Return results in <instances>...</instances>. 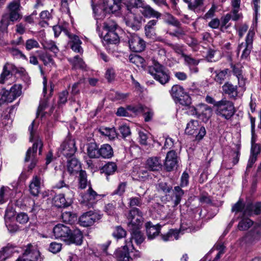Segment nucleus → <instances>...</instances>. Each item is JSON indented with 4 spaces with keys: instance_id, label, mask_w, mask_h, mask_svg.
Listing matches in <instances>:
<instances>
[{
    "instance_id": "nucleus-1",
    "label": "nucleus",
    "mask_w": 261,
    "mask_h": 261,
    "mask_svg": "<svg viewBox=\"0 0 261 261\" xmlns=\"http://www.w3.org/2000/svg\"><path fill=\"white\" fill-rule=\"evenodd\" d=\"M123 0H92L94 16L97 20V29H99L98 20L103 19L107 13H114L123 9L121 7Z\"/></svg>"
},
{
    "instance_id": "nucleus-2",
    "label": "nucleus",
    "mask_w": 261,
    "mask_h": 261,
    "mask_svg": "<svg viewBox=\"0 0 261 261\" xmlns=\"http://www.w3.org/2000/svg\"><path fill=\"white\" fill-rule=\"evenodd\" d=\"M53 233L56 238H61L68 244L80 245L83 242V234L79 229H75L71 232L68 227L62 224H58L54 227Z\"/></svg>"
},
{
    "instance_id": "nucleus-3",
    "label": "nucleus",
    "mask_w": 261,
    "mask_h": 261,
    "mask_svg": "<svg viewBox=\"0 0 261 261\" xmlns=\"http://www.w3.org/2000/svg\"><path fill=\"white\" fill-rule=\"evenodd\" d=\"M234 112L233 103L225 98L216 103V114L225 119H229L234 115Z\"/></svg>"
},
{
    "instance_id": "nucleus-4",
    "label": "nucleus",
    "mask_w": 261,
    "mask_h": 261,
    "mask_svg": "<svg viewBox=\"0 0 261 261\" xmlns=\"http://www.w3.org/2000/svg\"><path fill=\"white\" fill-rule=\"evenodd\" d=\"M170 94L174 101L182 106H189L191 103V99L182 87L174 85L170 91Z\"/></svg>"
},
{
    "instance_id": "nucleus-5",
    "label": "nucleus",
    "mask_w": 261,
    "mask_h": 261,
    "mask_svg": "<svg viewBox=\"0 0 261 261\" xmlns=\"http://www.w3.org/2000/svg\"><path fill=\"white\" fill-rule=\"evenodd\" d=\"M148 73L162 84H165L169 81L168 74L165 71L164 67L159 63L154 62L153 66H149Z\"/></svg>"
},
{
    "instance_id": "nucleus-6",
    "label": "nucleus",
    "mask_w": 261,
    "mask_h": 261,
    "mask_svg": "<svg viewBox=\"0 0 261 261\" xmlns=\"http://www.w3.org/2000/svg\"><path fill=\"white\" fill-rule=\"evenodd\" d=\"M134 250V247L131 240H125L124 245L117 250L116 253L117 261L132 260L130 254L133 252Z\"/></svg>"
},
{
    "instance_id": "nucleus-7",
    "label": "nucleus",
    "mask_w": 261,
    "mask_h": 261,
    "mask_svg": "<svg viewBox=\"0 0 261 261\" xmlns=\"http://www.w3.org/2000/svg\"><path fill=\"white\" fill-rule=\"evenodd\" d=\"M80 196L81 203L87 207H93L96 201L101 197V196L97 194L91 187H89L86 193H81Z\"/></svg>"
},
{
    "instance_id": "nucleus-8",
    "label": "nucleus",
    "mask_w": 261,
    "mask_h": 261,
    "mask_svg": "<svg viewBox=\"0 0 261 261\" xmlns=\"http://www.w3.org/2000/svg\"><path fill=\"white\" fill-rule=\"evenodd\" d=\"M255 33L252 30H249L246 38L245 42H243L239 45L238 47V53L242 52L241 58H247L252 48L253 38Z\"/></svg>"
},
{
    "instance_id": "nucleus-9",
    "label": "nucleus",
    "mask_w": 261,
    "mask_h": 261,
    "mask_svg": "<svg viewBox=\"0 0 261 261\" xmlns=\"http://www.w3.org/2000/svg\"><path fill=\"white\" fill-rule=\"evenodd\" d=\"M60 149L66 158L72 156L77 151L75 139L67 136L61 144Z\"/></svg>"
},
{
    "instance_id": "nucleus-10",
    "label": "nucleus",
    "mask_w": 261,
    "mask_h": 261,
    "mask_svg": "<svg viewBox=\"0 0 261 261\" xmlns=\"http://www.w3.org/2000/svg\"><path fill=\"white\" fill-rule=\"evenodd\" d=\"M1 102H12L17 97L21 94V86L20 85H15L11 87L10 90H3L1 92Z\"/></svg>"
},
{
    "instance_id": "nucleus-11",
    "label": "nucleus",
    "mask_w": 261,
    "mask_h": 261,
    "mask_svg": "<svg viewBox=\"0 0 261 261\" xmlns=\"http://www.w3.org/2000/svg\"><path fill=\"white\" fill-rule=\"evenodd\" d=\"M9 13L5 14L2 16V18L0 21V32L4 33L7 31L8 27L10 23L9 21H15L19 20L22 17V15L19 12L9 11Z\"/></svg>"
},
{
    "instance_id": "nucleus-12",
    "label": "nucleus",
    "mask_w": 261,
    "mask_h": 261,
    "mask_svg": "<svg viewBox=\"0 0 261 261\" xmlns=\"http://www.w3.org/2000/svg\"><path fill=\"white\" fill-rule=\"evenodd\" d=\"M43 146V143L40 140L37 139L36 141L33 144L32 148H30L26 153L25 158V162H29L31 161V163L29 166V168L32 169L36 165V161L34 159L35 155L36 153L37 148H39V154H41V148Z\"/></svg>"
},
{
    "instance_id": "nucleus-13",
    "label": "nucleus",
    "mask_w": 261,
    "mask_h": 261,
    "mask_svg": "<svg viewBox=\"0 0 261 261\" xmlns=\"http://www.w3.org/2000/svg\"><path fill=\"white\" fill-rule=\"evenodd\" d=\"M129 221V226L134 227V229H139L143 221L142 212L137 208H132L127 216Z\"/></svg>"
},
{
    "instance_id": "nucleus-14",
    "label": "nucleus",
    "mask_w": 261,
    "mask_h": 261,
    "mask_svg": "<svg viewBox=\"0 0 261 261\" xmlns=\"http://www.w3.org/2000/svg\"><path fill=\"white\" fill-rule=\"evenodd\" d=\"M101 218V216L93 211H89L82 215L79 219L81 225L88 227L92 225L95 222Z\"/></svg>"
},
{
    "instance_id": "nucleus-15",
    "label": "nucleus",
    "mask_w": 261,
    "mask_h": 261,
    "mask_svg": "<svg viewBox=\"0 0 261 261\" xmlns=\"http://www.w3.org/2000/svg\"><path fill=\"white\" fill-rule=\"evenodd\" d=\"M128 43L130 49L135 52H141L144 50L146 46L144 40L136 34L130 36Z\"/></svg>"
},
{
    "instance_id": "nucleus-16",
    "label": "nucleus",
    "mask_w": 261,
    "mask_h": 261,
    "mask_svg": "<svg viewBox=\"0 0 261 261\" xmlns=\"http://www.w3.org/2000/svg\"><path fill=\"white\" fill-rule=\"evenodd\" d=\"M177 155L175 151L173 150L169 151L167 153L164 162L166 169L168 171L172 170L177 166Z\"/></svg>"
},
{
    "instance_id": "nucleus-17",
    "label": "nucleus",
    "mask_w": 261,
    "mask_h": 261,
    "mask_svg": "<svg viewBox=\"0 0 261 261\" xmlns=\"http://www.w3.org/2000/svg\"><path fill=\"white\" fill-rule=\"evenodd\" d=\"M40 256V252L35 246L29 244L22 255V257H27L29 261H37Z\"/></svg>"
},
{
    "instance_id": "nucleus-18",
    "label": "nucleus",
    "mask_w": 261,
    "mask_h": 261,
    "mask_svg": "<svg viewBox=\"0 0 261 261\" xmlns=\"http://www.w3.org/2000/svg\"><path fill=\"white\" fill-rule=\"evenodd\" d=\"M223 92L228 95L229 97L236 99L237 97H241L243 96L240 94V90L237 86L232 85L231 83L227 82L222 86Z\"/></svg>"
},
{
    "instance_id": "nucleus-19",
    "label": "nucleus",
    "mask_w": 261,
    "mask_h": 261,
    "mask_svg": "<svg viewBox=\"0 0 261 261\" xmlns=\"http://www.w3.org/2000/svg\"><path fill=\"white\" fill-rule=\"evenodd\" d=\"M63 31L70 39L69 44L70 45L71 49L75 52L79 53H83V49L81 46L82 41L80 40L79 37L74 35L70 34L66 30H63Z\"/></svg>"
},
{
    "instance_id": "nucleus-20",
    "label": "nucleus",
    "mask_w": 261,
    "mask_h": 261,
    "mask_svg": "<svg viewBox=\"0 0 261 261\" xmlns=\"http://www.w3.org/2000/svg\"><path fill=\"white\" fill-rule=\"evenodd\" d=\"M162 165L160 158L153 156L149 158L146 162V168L150 171H157L162 169Z\"/></svg>"
},
{
    "instance_id": "nucleus-21",
    "label": "nucleus",
    "mask_w": 261,
    "mask_h": 261,
    "mask_svg": "<svg viewBox=\"0 0 261 261\" xmlns=\"http://www.w3.org/2000/svg\"><path fill=\"white\" fill-rule=\"evenodd\" d=\"M16 71L15 67L11 64H6L4 68L3 72L0 76V83L3 84L5 81L10 79L12 74Z\"/></svg>"
},
{
    "instance_id": "nucleus-22",
    "label": "nucleus",
    "mask_w": 261,
    "mask_h": 261,
    "mask_svg": "<svg viewBox=\"0 0 261 261\" xmlns=\"http://www.w3.org/2000/svg\"><path fill=\"white\" fill-rule=\"evenodd\" d=\"M261 212V203H248L246 205L244 211V216H252L258 215Z\"/></svg>"
},
{
    "instance_id": "nucleus-23",
    "label": "nucleus",
    "mask_w": 261,
    "mask_h": 261,
    "mask_svg": "<svg viewBox=\"0 0 261 261\" xmlns=\"http://www.w3.org/2000/svg\"><path fill=\"white\" fill-rule=\"evenodd\" d=\"M81 166L80 162L75 158L68 160L67 163V171L70 174H75L81 171Z\"/></svg>"
},
{
    "instance_id": "nucleus-24",
    "label": "nucleus",
    "mask_w": 261,
    "mask_h": 261,
    "mask_svg": "<svg viewBox=\"0 0 261 261\" xmlns=\"http://www.w3.org/2000/svg\"><path fill=\"white\" fill-rule=\"evenodd\" d=\"M140 12L144 17L147 18L154 17L158 19L161 16L160 13L155 11L148 5H144L141 8Z\"/></svg>"
},
{
    "instance_id": "nucleus-25",
    "label": "nucleus",
    "mask_w": 261,
    "mask_h": 261,
    "mask_svg": "<svg viewBox=\"0 0 261 261\" xmlns=\"http://www.w3.org/2000/svg\"><path fill=\"white\" fill-rule=\"evenodd\" d=\"M116 203L115 201L109 203L106 205L105 207V211L109 215H114L117 214V211L118 210H123L125 205L121 200L120 202L118 203L117 208L116 207Z\"/></svg>"
},
{
    "instance_id": "nucleus-26",
    "label": "nucleus",
    "mask_w": 261,
    "mask_h": 261,
    "mask_svg": "<svg viewBox=\"0 0 261 261\" xmlns=\"http://www.w3.org/2000/svg\"><path fill=\"white\" fill-rule=\"evenodd\" d=\"M184 230H187L188 232L191 231V228L190 227L187 228L186 225H185L184 223H182L179 231L176 230H170L166 234L163 236L162 238L164 241L170 240L173 237L175 239L177 240L178 233Z\"/></svg>"
},
{
    "instance_id": "nucleus-27",
    "label": "nucleus",
    "mask_w": 261,
    "mask_h": 261,
    "mask_svg": "<svg viewBox=\"0 0 261 261\" xmlns=\"http://www.w3.org/2000/svg\"><path fill=\"white\" fill-rule=\"evenodd\" d=\"M41 178L37 175L33 176L30 185V191L32 195L36 196L40 192Z\"/></svg>"
},
{
    "instance_id": "nucleus-28",
    "label": "nucleus",
    "mask_w": 261,
    "mask_h": 261,
    "mask_svg": "<svg viewBox=\"0 0 261 261\" xmlns=\"http://www.w3.org/2000/svg\"><path fill=\"white\" fill-rule=\"evenodd\" d=\"M54 204L58 207H67L70 205V203L66 199L65 194H59L56 195L53 198Z\"/></svg>"
},
{
    "instance_id": "nucleus-29",
    "label": "nucleus",
    "mask_w": 261,
    "mask_h": 261,
    "mask_svg": "<svg viewBox=\"0 0 261 261\" xmlns=\"http://www.w3.org/2000/svg\"><path fill=\"white\" fill-rule=\"evenodd\" d=\"M99 148L96 143L92 142L88 144L87 152L88 156L91 159H98L100 158Z\"/></svg>"
},
{
    "instance_id": "nucleus-30",
    "label": "nucleus",
    "mask_w": 261,
    "mask_h": 261,
    "mask_svg": "<svg viewBox=\"0 0 261 261\" xmlns=\"http://www.w3.org/2000/svg\"><path fill=\"white\" fill-rule=\"evenodd\" d=\"M157 23V20H149L144 27L145 34L146 37L148 38H153L155 35V26Z\"/></svg>"
},
{
    "instance_id": "nucleus-31",
    "label": "nucleus",
    "mask_w": 261,
    "mask_h": 261,
    "mask_svg": "<svg viewBox=\"0 0 261 261\" xmlns=\"http://www.w3.org/2000/svg\"><path fill=\"white\" fill-rule=\"evenodd\" d=\"M146 228L148 238L149 239H153L157 236L160 230V226L159 225H152L150 222L146 223Z\"/></svg>"
},
{
    "instance_id": "nucleus-32",
    "label": "nucleus",
    "mask_w": 261,
    "mask_h": 261,
    "mask_svg": "<svg viewBox=\"0 0 261 261\" xmlns=\"http://www.w3.org/2000/svg\"><path fill=\"white\" fill-rule=\"evenodd\" d=\"M100 158L103 159H110L113 155V149L111 145L108 144H104L99 148Z\"/></svg>"
},
{
    "instance_id": "nucleus-33",
    "label": "nucleus",
    "mask_w": 261,
    "mask_h": 261,
    "mask_svg": "<svg viewBox=\"0 0 261 261\" xmlns=\"http://www.w3.org/2000/svg\"><path fill=\"white\" fill-rule=\"evenodd\" d=\"M118 35L113 32H107L103 38V43L106 44H115L119 42Z\"/></svg>"
},
{
    "instance_id": "nucleus-34",
    "label": "nucleus",
    "mask_w": 261,
    "mask_h": 261,
    "mask_svg": "<svg viewBox=\"0 0 261 261\" xmlns=\"http://www.w3.org/2000/svg\"><path fill=\"white\" fill-rule=\"evenodd\" d=\"M123 9L127 10L128 12L134 8H142L144 6L143 0H126L124 2Z\"/></svg>"
},
{
    "instance_id": "nucleus-35",
    "label": "nucleus",
    "mask_w": 261,
    "mask_h": 261,
    "mask_svg": "<svg viewBox=\"0 0 261 261\" xmlns=\"http://www.w3.org/2000/svg\"><path fill=\"white\" fill-rule=\"evenodd\" d=\"M199 127L198 121L191 120L187 125L185 132L190 135L196 134Z\"/></svg>"
},
{
    "instance_id": "nucleus-36",
    "label": "nucleus",
    "mask_w": 261,
    "mask_h": 261,
    "mask_svg": "<svg viewBox=\"0 0 261 261\" xmlns=\"http://www.w3.org/2000/svg\"><path fill=\"white\" fill-rule=\"evenodd\" d=\"M240 4L241 0L231 1V6L232 7V10L231 11L232 13V19L233 20H238L241 17V14L239 13L240 9Z\"/></svg>"
},
{
    "instance_id": "nucleus-37",
    "label": "nucleus",
    "mask_w": 261,
    "mask_h": 261,
    "mask_svg": "<svg viewBox=\"0 0 261 261\" xmlns=\"http://www.w3.org/2000/svg\"><path fill=\"white\" fill-rule=\"evenodd\" d=\"M37 53H39V58L43 62L44 65L49 66L55 65V62L50 54L47 53H41L39 51H37Z\"/></svg>"
},
{
    "instance_id": "nucleus-38",
    "label": "nucleus",
    "mask_w": 261,
    "mask_h": 261,
    "mask_svg": "<svg viewBox=\"0 0 261 261\" xmlns=\"http://www.w3.org/2000/svg\"><path fill=\"white\" fill-rule=\"evenodd\" d=\"M12 190L8 187L3 186L0 189V204L5 203L10 198Z\"/></svg>"
},
{
    "instance_id": "nucleus-39",
    "label": "nucleus",
    "mask_w": 261,
    "mask_h": 261,
    "mask_svg": "<svg viewBox=\"0 0 261 261\" xmlns=\"http://www.w3.org/2000/svg\"><path fill=\"white\" fill-rule=\"evenodd\" d=\"M64 187L66 188V190L64 191V193L63 194H65V196L67 200L71 203L74 197V192L69 188L68 186H67L65 185L64 181H61L56 185V187L58 189H60Z\"/></svg>"
},
{
    "instance_id": "nucleus-40",
    "label": "nucleus",
    "mask_w": 261,
    "mask_h": 261,
    "mask_svg": "<svg viewBox=\"0 0 261 261\" xmlns=\"http://www.w3.org/2000/svg\"><path fill=\"white\" fill-rule=\"evenodd\" d=\"M184 194V191L179 186H176L173 190V196L172 197V200L174 202V205H177L180 202L182 196Z\"/></svg>"
},
{
    "instance_id": "nucleus-41",
    "label": "nucleus",
    "mask_w": 261,
    "mask_h": 261,
    "mask_svg": "<svg viewBox=\"0 0 261 261\" xmlns=\"http://www.w3.org/2000/svg\"><path fill=\"white\" fill-rule=\"evenodd\" d=\"M42 45L45 49L49 50L53 52L55 56L59 52V49L56 43L50 40H45L42 43Z\"/></svg>"
},
{
    "instance_id": "nucleus-42",
    "label": "nucleus",
    "mask_w": 261,
    "mask_h": 261,
    "mask_svg": "<svg viewBox=\"0 0 261 261\" xmlns=\"http://www.w3.org/2000/svg\"><path fill=\"white\" fill-rule=\"evenodd\" d=\"M99 132L101 134L107 137L110 140H112L117 137V133L114 128L102 127Z\"/></svg>"
},
{
    "instance_id": "nucleus-43",
    "label": "nucleus",
    "mask_w": 261,
    "mask_h": 261,
    "mask_svg": "<svg viewBox=\"0 0 261 261\" xmlns=\"http://www.w3.org/2000/svg\"><path fill=\"white\" fill-rule=\"evenodd\" d=\"M183 1L188 4V7L190 10L198 12L203 4V0H183Z\"/></svg>"
},
{
    "instance_id": "nucleus-44",
    "label": "nucleus",
    "mask_w": 261,
    "mask_h": 261,
    "mask_svg": "<svg viewBox=\"0 0 261 261\" xmlns=\"http://www.w3.org/2000/svg\"><path fill=\"white\" fill-rule=\"evenodd\" d=\"M130 62L136 64L138 67H145L146 65L145 60L141 56L137 55L129 56Z\"/></svg>"
},
{
    "instance_id": "nucleus-45",
    "label": "nucleus",
    "mask_w": 261,
    "mask_h": 261,
    "mask_svg": "<svg viewBox=\"0 0 261 261\" xmlns=\"http://www.w3.org/2000/svg\"><path fill=\"white\" fill-rule=\"evenodd\" d=\"M138 229H136L135 230L133 231L132 233L131 238L126 240H131L132 241V240L134 239L137 245L141 244L144 241V237L141 232Z\"/></svg>"
},
{
    "instance_id": "nucleus-46",
    "label": "nucleus",
    "mask_w": 261,
    "mask_h": 261,
    "mask_svg": "<svg viewBox=\"0 0 261 261\" xmlns=\"http://www.w3.org/2000/svg\"><path fill=\"white\" fill-rule=\"evenodd\" d=\"M68 61L72 64L74 68H84L85 67L84 61L79 56H75L73 58H69Z\"/></svg>"
},
{
    "instance_id": "nucleus-47",
    "label": "nucleus",
    "mask_w": 261,
    "mask_h": 261,
    "mask_svg": "<svg viewBox=\"0 0 261 261\" xmlns=\"http://www.w3.org/2000/svg\"><path fill=\"white\" fill-rule=\"evenodd\" d=\"M117 26L116 22L113 20L110 19L104 22L103 29L107 32H115Z\"/></svg>"
},
{
    "instance_id": "nucleus-48",
    "label": "nucleus",
    "mask_w": 261,
    "mask_h": 261,
    "mask_svg": "<svg viewBox=\"0 0 261 261\" xmlns=\"http://www.w3.org/2000/svg\"><path fill=\"white\" fill-rule=\"evenodd\" d=\"M117 169V166L114 162H109L102 168L103 171L108 175L113 174Z\"/></svg>"
},
{
    "instance_id": "nucleus-49",
    "label": "nucleus",
    "mask_w": 261,
    "mask_h": 261,
    "mask_svg": "<svg viewBox=\"0 0 261 261\" xmlns=\"http://www.w3.org/2000/svg\"><path fill=\"white\" fill-rule=\"evenodd\" d=\"M181 57L184 59L186 64L189 66H197L199 63V60L192 58L184 53L181 54Z\"/></svg>"
},
{
    "instance_id": "nucleus-50",
    "label": "nucleus",
    "mask_w": 261,
    "mask_h": 261,
    "mask_svg": "<svg viewBox=\"0 0 261 261\" xmlns=\"http://www.w3.org/2000/svg\"><path fill=\"white\" fill-rule=\"evenodd\" d=\"M112 235L115 238L120 239L126 236V231L121 226H117L114 228Z\"/></svg>"
},
{
    "instance_id": "nucleus-51",
    "label": "nucleus",
    "mask_w": 261,
    "mask_h": 261,
    "mask_svg": "<svg viewBox=\"0 0 261 261\" xmlns=\"http://www.w3.org/2000/svg\"><path fill=\"white\" fill-rule=\"evenodd\" d=\"M88 186L87 174L85 171L81 170L79 176V187L81 189H85Z\"/></svg>"
},
{
    "instance_id": "nucleus-52",
    "label": "nucleus",
    "mask_w": 261,
    "mask_h": 261,
    "mask_svg": "<svg viewBox=\"0 0 261 261\" xmlns=\"http://www.w3.org/2000/svg\"><path fill=\"white\" fill-rule=\"evenodd\" d=\"M253 224V222L250 219H243L238 224V228L240 230L248 229Z\"/></svg>"
},
{
    "instance_id": "nucleus-53",
    "label": "nucleus",
    "mask_w": 261,
    "mask_h": 261,
    "mask_svg": "<svg viewBox=\"0 0 261 261\" xmlns=\"http://www.w3.org/2000/svg\"><path fill=\"white\" fill-rule=\"evenodd\" d=\"M63 221L67 223L73 222L76 218L75 215L70 212H64L62 214Z\"/></svg>"
},
{
    "instance_id": "nucleus-54",
    "label": "nucleus",
    "mask_w": 261,
    "mask_h": 261,
    "mask_svg": "<svg viewBox=\"0 0 261 261\" xmlns=\"http://www.w3.org/2000/svg\"><path fill=\"white\" fill-rule=\"evenodd\" d=\"M199 110L201 112V114L205 117L206 119L210 118L212 114V110L208 106L201 104L199 106Z\"/></svg>"
},
{
    "instance_id": "nucleus-55",
    "label": "nucleus",
    "mask_w": 261,
    "mask_h": 261,
    "mask_svg": "<svg viewBox=\"0 0 261 261\" xmlns=\"http://www.w3.org/2000/svg\"><path fill=\"white\" fill-rule=\"evenodd\" d=\"M165 22L174 27H179V21L170 13H166L165 15Z\"/></svg>"
},
{
    "instance_id": "nucleus-56",
    "label": "nucleus",
    "mask_w": 261,
    "mask_h": 261,
    "mask_svg": "<svg viewBox=\"0 0 261 261\" xmlns=\"http://www.w3.org/2000/svg\"><path fill=\"white\" fill-rule=\"evenodd\" d=\"M228 71V70L226 69L217 72L214 78L215 81L220 84H222L226 79Z\"/></svg>"
},
{
    "instance_id": "nucleus-57",
    "label": "nucleus",
    "mask_w": 261,
    "mask_h": 261,
    "mask_svg": "<svg viewBox=\"0 0 261 261\" xmlns=\"http://www.w3.org/2000/svg\"><path fill=\"white\" fill-rule=\"evenodd\" d=\"M145 107L142 105H139L136 106H128L127 107V110L137 115L140 113L145 112Z\"/></svg>"
},
{
    "instance_id": "nucleus-58",
    "label": "nucleus",
    "mask_w": 261,
    "mask_h": 261,
    "mask_svg": "<svg viewBox=\"0 0 261 261\" xmlns=\"http://www.w3.org/2000/svg\"><path fill=\"white\" fill-rule=\"evenodd\" d=\"M39 47L38 42L34 39H30L26 41L25 48L27 50H30L34 48Z\"/></svg>"
},
{
    "instance_id": "nucleus-59",
    "label": "nucleus",
    "mask_w": 261,
    "mask_h": 261,
    "mask_svg": "<svg viewBox=\"0 0 261 261\" xmlns=\"http://www.w3.org/2000/svg\"><path fill=\"white\" fill-rule=\"evenodd\" d=\"M238 78L239 90L241 94L243 95L244 91L246 90V79L243 76H239Z\"/></svg>"
},
{
    "instance_id": "nucleus-60",
    "label": "nucleus",
    "mask_w": 261,
    "mask_h": 261,
    "mask_svg": "<svg viewBox=\"0 0 261 261\" xmlns=\"http://www.w3.org/2000/svg\"><path fill=\"white\" fill-rule=\"evenodd\" d=\"M20 8V2L18 1H14L11 2L8 6L9 11L19 12Z\"/></svg>"
},
{
    "instance_id": "nucleus-61",
    "label": "nucleus",
    "mask_w": 261,
    "mask_h": 261,
    "mask_svg": "<svg viewBox=\"0 0 261 261\" xmlns=\"http://www.w3.org/2000/svg\"><path fill=\"white\" fill-rule=\"evenodd\" d=\"M246 205L243 203V201L240 199L232 207V211L235 212H243Z\"/></svg>"
},
{
    "instance_id": "nucleus-62",
    "label": "nucleus",
    "mask_w": 261,
    "mask_h": 261,
    "mask_svg": "<svg viewBox=\"0 0 261 261\" xmlns=\"http://www.w3.org/2000/svg\"><path fill=\"white\" fill-rule=\"evenodd\" d=\"M29 220V218L28 215L24 213H20L16 217V221L21 224L27 223Z\"/></svg>"
},
{
    "instance_id": "nucleus-63",
    "label": "nucleus",
    "mask_w": 261,
    "mask_h": 261,
    "mask_svg": "<svg viewBox=\"0 0 261 261\" xmlns=\"http://www.w3.org/2000/svg\"><path fill=\"white\" fill-rule=\"evenodd\" d=\"M61 248L62 245L60 243L52 242L50 244L49 250L53 253H56L59 252L61 250Z\"/></svg>"
},
{
    "instance_id": "nucleus-64",
    "label": "nucleus",
    "mask_w": 261,
    "mask_h": 261,
    "mask_svg": "<svg viewBox=\"0 0 261 261\" xmlns=\"http://www.w3.org/2000/svg\"><path fill=\"white\" fill-rule=\"evenodd\" d=\"M252 236L253 241L258 240L261 234V224H258L254 227Z\"/></svg>"
}]
</instances>
